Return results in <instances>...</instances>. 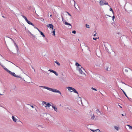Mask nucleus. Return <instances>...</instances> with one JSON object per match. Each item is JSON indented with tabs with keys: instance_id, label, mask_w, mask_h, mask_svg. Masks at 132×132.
Instances as JSON below:
<instances>
[{
	"instance_id": "1",
	"label": "nucleus",
	"mask_w": 132,
	"mask_h": 132,
	"mask_svg": "<svg viewBox=\"0 0 132 132\" xmlns=\"http://www.w3.org/2000/svg\"><path fill=\"white\" fill-rule=\"evenodd\" d=\"M67 88L68 89V91L70 92H73L74 93L78 94V92L74 88H73L71 87H67Z\"/></svg>"
},
{
	"instance_id": "2",
	"label": "nucleus",
	"mask_w": 132,
	"mask_h": 132,
	"mask_svg": "<svg viewBox=\"0 0 132 132\" xmlns=\"http://www.w3.org/2000/svg\"><path fill=\"white\" fill-rule=\"evenodd\" d=\"M22 16L23 17L25 20L29 24H30L32 26H34V24L32 23L30 21H29L27 19V18L25 16L22 15Z\"/></svg>"
},
{
	"instance_id": "3",
	"label": "nucleus",
	"mask_w": 132,
	"mask_h": 132,
	"mask_svg": "<svg viewBox=\"0 0 132 132\" xmlns=\"http://www.w3.org/2000/svg\"><path fill=\"white\" fill-rule=\"evenodd\" d=\"M100 5H108V2H106L104 0L103 1H100Z\"/></svg>"
},
{
	"instance_id": "4",
	"label": "nucleus",
	"mask_w": 132,
	"mask_h": 132,
	"mask_svg": "<svg viewBox=\"0 0 132 132\" xmlns=\"http://www.w3.org/2000/svg\"><path fill=\"white\" fill-rule=\"evenodd\" d=\"M78 70L79 71L80 73L81 74H83L84 73L82 71V70H85L84 69L81 67H78Z\"/></svg>"
},
{
	"instance_id": "5",
	"label": "nucleus",
	"mask_w": 132,
	"mask_h": 132,
	"mask_svg": "<svg viewBox=\"0 0 132 132\" xmlns=\"http://www.w3.org/2000/svg\"><path fill=\"white\" fill-rule=\"evenodd\" d=\"M52 91L54 92L58 93L61 95V92L59 90L56 89H52Z\"/></svg>"
},
{
	"instance_id": "6",
	"label": "nucleus",
	"mask_w": 132,
	"mask_h": 132,
	"mask_svg": "<svg viewBox=\"0 0 132 132\" xmlns=\"http://www.w3.org/2000/svg\"><path fill=\"white\" fill-rule=\"evenodd\" d=\"M0 65L3 68L4 70L8 72L9 73H11V71H10L7 68L4 67L1 64V63H0Z\"/></svg>"
},
{
	"instance_id": "7",
	"label": "nucleus",
	"mask_w": 132,
	"mask_h": 132,
	"mask_svg": "<svg viewBox=\"0 0 132 132\" xmlns=\"http://www.w3.org/2000/svg\"><path fill=\"white\" fill-rule=\"evenodd\" d=\"M39 87H44V88H45V89H47V90H49L51 91H52V88H49V87H46L45 86H40Z\"/></svg>"
},
{
	"instance_id": "8",
	"label": "nucleus",
	"mask_w": 132,
	"mask_h": 132,
	"mask_svg": "<svg viewBox=\"0 0 132 132\" xmlns=\"http://www.w3.org/2000/svg\"><path fill=\"white\" fill-rule=\"evenodd\" d=\"M47 26V27L49 28H52V30L54 29L53 28V25L51 24H48Z\"/></svg>"
},
{
	"instance_id": "9",
	"label": "nucleus",
	"mask_w": 132,
	"mask_h": 132,
	"mask_svg": "<svg viewBox=\"0 0 132 132\" xmlns=\"http://www.w3.org/2000/svg\"><path fill=\"white\" fill-rule=\"evenodd\" d=\"M9 73L11 74L12 75H13L15 77H18L20 78L19 76H17L16 75L15 73L14 72H11V73Z\"/></svg>"
},
{
	"instance_id": "10",
	"label": "nucleus",
	"mask_w": 132,
	"mask_h": 132,
	"mask_svg": "<svg viewBox=\"0 0 132 132\" xmlns=\"http://www.w3.org/2000/svg\"><path fill=\"white\" fill-rule=\"evenodd\" d=\"M12 119H13V121L15 122H16V121L17 120V119L14 116H13L12 117Z\"/></svg>"
},
{
	"instance_id": "11",
	"label": "nucleus",
	"mask_w": 132,
	"mask_h": 132,
	"mask_svg": "<svg viewBox=\"0 0 132 132\" xmlns=\"http://www.w3.org/2000/svg\"><path fill=\"white\" fill-rule=\"evenodd\" d=\"M64 23L66 25H69L70 26V28H72L71 26L70 23H68V22H66V21Z\"/></svg>"
},
{
	"instance_id": "12",
	"label": "nucleus",
	"mask_w": 132,
	"mask_h": 132,
	"mask_svg": "<svg viewBox=\"0 0 132 132\" xmlns=\"http://www.w3.org/2000/svg\"><path fill=\"white\" fill-rule=\"evenodd\" d=\"M52 107L54 109L55 111L56 112L57 111V109L56 107L55 106H52Z\"/></svg>"
},
{
	"instance_id": "13",
	"label": "nucleus",
	"mask_w": 132,
	"mask_h": 132,
	"mask_svg": "<svg viewBox=\"0 0 132 132\" xmlns=\"http://www.w3.org/2000/svg\"><path fill=\"white\" fill-rule=\"evenodd\" d=\"M96 113L100 115L101 114L100 111L98 109L96 110Z\"/></svg>"
},
{
	"instance_id": "14",
	"label": "nucleus",
	"mask_w": 132,
	"mask_h": 132,
	"mask_svg": "<svg viewBox=\"0 0 132 132\" xmlns=\"http://www.w3.org/2000/svg\"><path fill=\"white\" fill-rule=\"evenodd\" d=\"M46 104V105L45 106V107L46 108H47V107H49L51 105L49 103Z\"/></svg>"
},
{
	"instance_id": "15",
	"label": "nucleus",
	"mask_w": 132,
	"mask_h": 132,
	"mask_svg": "<svg viewBox=\"0 0 132 132\" xmlns=\"http://www.w3.org/2000/svg\"><path fill=\"white\" fill-rule=\"evenodd\" d=\"M76 66H77V67H79H79H81V65L79 64L77 62H76Z\"/></svg>"
},
{
	"instance_id": "16",
	"label": "nucleus",
	"mask_w": 132,
	"mask_h": 132,
	"mask_svg": "<svg viewBox=\"0 0 132 132\" xmlns=\"http://www.w3.org/2000/svg\"><path fill=\"white\" fill-rule=\"evenodd\" d=\"M122 90V91H123V93L125 95V96L127 97V98L128 99H129V98L126 95V93H125V92L123 90Z\"/></svg>"
},
{
	"instance_id": "17",
	"label": "nucleus",
	"mask_w": 132,
	"mask_h": 132,
	"mask_svg": "<svg viewBox=\"0 0 132 132\" xmlns=\"http://www.w3.org/2000/svg\"><path fill=\"white\" fill-rule=\"evenodd\" d=\"M53 31H52V33H53V35L54 36H55V30L54 29Z\"/></svg>"
},
{
	"instance_id": "18",
	"label": "nucleus",
	"mask_w": 132,
	"mask_h": 132,
	"mask_svg": "<svg viewBox=\"0 0 132 132\" xmlns=\"http://www.w3.org/2000/svg\"><path fill=\"white\" fill-rule=\"evenodd\" d=\"M40 34L43 37H45V35H44V34L43 33V32H42V31H40Z\"/></svg>"
},
{
	"instance_id": "19",
	"label": "nucleus",
	"mask_w": 132,
	"mask_h": 132,
	"mask_svg": "<svg viewBox=\"0 0 132 132\" xmlns=\"http://www.w3.org/2000/svg\"><path fill=\"white\" fill-rule=\"evenodd\" d=\"M96 33H95V34H94V37L93 38V39L95 40H96V39H97V37H95V36H96Z\"/></svg>"
},
{
	"instance_id": "20",
	"label": "nucleus",
	"mask_w": 132,
	"mask_h": 132,
	"mask_svg": "<svg viewBox=\"0 0 132 132\" xmlns=\"http://www.w3.org/2000/svg\"><path fill=\"white\" fill-rule=\"evenodd\" d=\"M127 126L129 127V129L132 130V127L131 126L128 125H127Z\"/></svg>"
},
{
	"instance_id": "21",
	"label": "nucleus",
	"mask_w": 132,
	"mask_h": 132,
	"mask_svg": "<svg viewBox=\"0 0 132 132\" xmlns=\"http://www.w3.org/2000/svg\"><path fill=\"white\" fill-rule=\"evenodd\" d=\"M114 128L117 130H119V128L117 126H114Z\"/></svg>"
},
{
	"instance_id": "22",
	"label": "nucleus",
	"mask_w": 132,
	"mask_h": 132,
	"mask_svg": "<svg viewBox=\"0 0 132 132\" xmlns=\"http://www.w3.org/2000/svg\"><path fill=\"white\" fill-rule=\"evenodd\" d=\"M95 117V116H94V115L93 114V116L91 117V119H92V120H93L94 119V118Z\"/></svg>"
},
{
	"instance_id": "23",
	"label": "nucleus",
	"mask_w": 132,
	"mask_h": 132,
	"mask_svg": "<svg viewBox=\"0 0 132 132\" xmlns=\"http://www.w3.org/2000/svg\"><path fill=\"white\" fill-rule=\"evenodd\" d=\"M55 63H56V64H57L59 66L60 65V63L58 62L57 61H55Z\"/></svg>"
},
{
	"instance_id": "24",
	"label": "nucleus",
	"mask_w": 132,
	"mask_h": 132,
	"mask_svg": "<svg viewBox=\"0 0 132 132\" xmlns=\"http://www.w3.org/2000/svg\"><path fill=\"white\" fill-rule=\"evenodd\" d=\"M110 11H111L113 13V14H114V12H113V10L111 8H110Z\"/></svg>"
},
{
	"instance_id": "25",
	"label": "nucleus",
	"mask_w": 132,
	"mask_h": 132,
	"mask_svg": "<svg viewBox=\"0 0 132 132\" xmlns=\"http://www.w3.org/2000/svg\"><path fill=\"white\" fill-rule=\"evenodd\" d=\"M49 71H50V72H52L53 73H54V72L55 71H54V70H51V69H50V70H48Z\"/></svg>"
},
{
	"instance_id": "26",
	"label": "nucleus",
	"mask_w": 132,
	"mask_h": 132,
	"mask_svg": "<svg viewBox=\"0 0 132 132\" xmlns=\"http://www.w3.org/2000/svg\"><path fill=\"white\" fill-rule=\"evenodd\" d=\"M45 104H46V102L45 101H43L42 103V104L43 105H44Z\"/></svg>"
},
{
	"instance_id": "27",
	"label": "nucleus",
	"mask_w": 132,
	"mask_h": 132,
	"mask_svg": "<svg viewBox=\"0 0 132 132\" xmlns=\"http://www.w3.org/2000/svg\"><path fill=\"white\" fill-rule=\"evenodd\" d=\"M86 27L87 28H89V25H88L87 24H86Z\"/></svg>"
},
{
	"instance_id": "28",
	"label": "nucleus",
	"mask_w": 132,
	"mask_h": 132,
	"mask_svg": "<svg viewBox=\"0 0 132 132\" xmlns=\"http://www.w3.org/2000/svg\"><path fill=\"white\" fill-rule=\"evenodd\" d=\"M91 89H93V90H95V91H97V90H96V89L95 88L93 87H92L91 88Z\"/></svg>"
},
{
	"instance_id": "29",
	"label": "nucleus",
	"mask_w": 132,
	"mask_h": 132,
	"mask_svg": "<svg viewBox=\"0 0 132 132\" xmlns=\"http://www.w3.org/2000/svg\"><path fill=\"white\" fill-rule=\"evenodd\" d=\"M54 73L56 76H58V73H56V72L55 71H54Z\"/></svg>"
},
{
	"instance_id": "30",
	"label": "nucleus",
	"mask_w": 132,
	"mask_h": 132,
	"mask_svg": "<svg viewBox=\"0 0 132 132\" xmlns=\"http://www.w3.org/2000/svg\"><path fill=\"white\" fill-rule=\"evenodd\" d=\"M125 71L126 72H128V69H125Z\"/></svg>"
},
{
	"instance_id": "31",
	"label": "nucleus",
	"mask_w": 132,
	"mask_h": 132,
	"mask_svg": "<svg viewBox=\"0 0 132 132\" xmlns=\"http://www.w3.org/2000/svg\"><path fill=\"white\" fill-rule=\"evenodd\" d=\"M106 70L107 71H109L110 70V68H107L106 69Z\"/></svg>"
},
{
	"instance_id": "32",
	"label": "nucleus",
	"mask_w": 132,
	"mask_h": 132,
	"mask_svg": "<svg viewBox=\"0 0 132 132\" xmlns=\"http://www.w3.org/2000/svg\"><path fill=\"white\" fill-rule=\"evenodd\" d=\"M72 32L73 33L75 34L76 33V31L75 30H74V31H73Z\"/></svg>"
},
{
	"instance_id": "33",
	"label": "nucleus",
	"mask_w": 132,
	"mask_h": 132,
	"mask_svg": "<svg viewBox=\"0 0 132 132\" xmlns=\"http://www.w3.org/2000/svg\"><path fill=\"white\" fill-rule=\"evenodd\" d=\"M67 13L68 14V15H69L70 16H71V14L69 13H68V12H67Z\"/></svg>"
},
{
	"instance_id": "34",
	"label": "nucleus",
	"mask_w": 132,
	"mask_h": 132,
	"mask_svg": "<svg viewBox=\"0 0 132 132\" xmlns=\"http://www.w3.org/2000/svg\"><path fill=\"white\" fill-rule=\"evenodd\" d=\"M36 28L39 31V32L40 31L39 30V29L38 28Z\"/></svg>"
},
{
	"instance_id": "35",
	"label": "nucleus",
	"mask_w": 132,
	"mask_h": 132,
	"mask_svg": "<svg viewBox=\"0 0 132 132\" xmlns=\"http://www.w3.org/2000/svg\"><path fill=\"white\" fill-rule=\"evenodd\" d=\"M112 18L114 20L115 18L114 16V15L112 17Z\"/></svg>"
},
{
	"instance_id": "36",
	"label": "nucleus",
	"mask_w": 132,
	"mask_h": 132,
	"mask_svg": "<svg viewBox=\"0 0 132 132\" xmlns=\"http://www.w3.org/2000/svg\"><path fill=\"white\" fill-rule=\"evenodd\" d=\"M31 107L32 108H34V106H32V105H31Z\"/></svg>"
},
{
	"instance_id": "37",
	"label": "nucleus",
	"mask_w": 132,
	"mask_h": 132,
	"mask_svg": "<svg viewBox=\"0 0 132 132\" xmlns=\"http://www.w3.org/2000/svg\"><path fill=\"white\" fill-rule=\"evenodd\" d=\"M2 16L4 18H5V17H4V16H3V15H2Z\"/></svg>"
},
{
	"instance_id": "38",
	"label": "nucleus",
	"mask_w": 132,
	"mask_h": 132,
	"mask_svg": "<svg viewBox=\"0 0 132 132\" xmlns=\"http://www.w3.org/2000/svg\"><path fill=\"white\" fill-rule=\"evenodd\" d=\"M119 106H120V107L121 108H122V107H121L120 106V105H119Z\"/></svg>"
},
{
	"instance_id": "39",
	"label": "nucleus",
	"mask_w": 132,
	"mask_h": 132,
	"mask_svg": "<svg viewBox=\"0 0 132 132\" xmlns=\"http://www.w3.org/2000/svg\"><path fill=\"white\" fill-rule=\"evenodd\" d=\"M52 14L51 15H50V16L51 17V16H52Z\"/></svg>"
},
{
	"instance_id": "40",
	"label": "nucleus",
	"mask_w": 132,
	"mask_h": 132,
	"mask_svg": "<svg viewBox=\"0 0 132 132\" xmlns=\"http://www.w3.org/2000/svg\"><path fill=\"white\" fill-rule=\"evenodd\" d=\"M122 116H124V115H123V114H122Z\"/></svg>"
},
{
	"instance_id": "41",
	"label": "nucleus",
	"mask_w": 132,
	"mask_h": 132,
	"mask_svg": "<svg viewBox=\"0 0 132 132\" xmlns=\"http://www.w3.org/2000/svg\"><path fill=\"white\" fill-rule=\"evenodd\" d=\"M0 95H2V94H0Z\"/></svg>"
}]
</instances>
